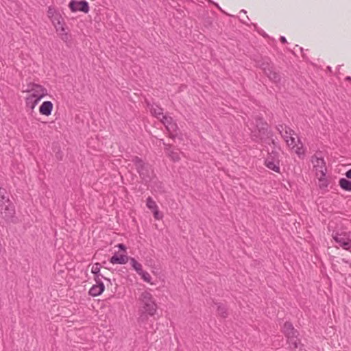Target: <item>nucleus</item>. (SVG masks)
<instances>
[{
  "mask_svg": "<svg viewBox=\"0 0 351 351\" xmlns=\"http://www.w3.org/2000/svg\"><path fill=\"white\" fill-rule=\"evenodd\" d=\"M138 322H145L148 319V316L153 317L156 315L158 305L152 294L148 291H143L138 298Z\"/></svg>",
  "mask_w": 351,
  "mask_h": 351,
  "instance_id": "f257e3e1",
  "label": "nucleus"
},
{
  "mask_svg": "<svg viewBox=\"0 0 351 351\" xmlns=\"http://www.w3.org/2000/svg\"><path fill=\"white\" fill-rule=\"evenodd\" d=\"M282 332L287 337V341L289 344L288 349L290 351H306V350L303 348L300 339L298 337V331L294 328L291 322H286L284 324Z\"/></svg>",
  "mask_w": 351,
  "mask_h": 351,
  "instance_id": "f03ea898",
  "label": "nucleus"
},
{
  "mask_svg": "<svg viewBox=\"0 0 351 351\" xmlns=\"http://www.w3.org/2000/svg\"><path fill=\"white\" fill-rule=\"evenodd\" d=\"M131 161L135 166V168L144 184L149 183L154 176V171L152 166L144 162L141 158L134 156L132 158Z\"/></svg>",
  "mask_w": 351,
  "mask_h": 351,
  "instance_id": "7ed1b4c3",
  "label": "nucleus"
},
{
  "mask_svg": "<svg viewBox=\"0 0 351 351\" xmlns=\"http://www.w3.org/2000/svg\"><path fill=\"white\" fill-rule=\"evenodd\" d=\"M0 218L6 223H16L18 218L16 216L15 206L11 201L0 205Z\"/></svg>",
  "mask_w": 351,
  "mask_h": 351,
  "instance_id": "20e7f679",
  "label": "nucleus"
},
{
  "mask_svg": "<svg viewBox=\"0 0 351 351\" xmlns=\"http://www.w3.org/2000/svg\"><path fill=\"white\" fill-rule=\"evenodd\" d=\"M270 136H274V133L269 128H262L258 131H252L251 138L256 143H269Z\"/></svg>",
  "mask_w": 351,
  "mask_h": 351,
  "instance_id": "39448f33",
  "label": "nucleus"
},
{
  "mask_svg": "<svg viewBox=\"0 0 351 351\" xmlns=\"http://www.w3.org/2000/svg\"><path fill=\"white\" fill-rule=\"evenodd\" d=\"M333 239L343 249L350 250L351 252V233L343 232L341 234L336 233L333 235Z\"/></svg>",
  "mask_w": 351,
  "mask_h": 351,
  "instance_id": "423d86ee",
  "label": "nucleus"
},
{
  "mask_svg": "<svg viewBox=\"0 0 351 351\" xmlns=\"http://www.w3.org/2000/svg\"><path fill=\"white\" fill-rule=\"evenodd\" d=\"M69 8L73 12L80 11L86 14L88 13L90 10L88 3L86 0H71L69 2Z\"/></svg>",
  "mask_w": 351,
  "mask_h": 351,
  "instance_id": "0eeeda50",
  "label": "nucleus"
},
{
  "mask_svg": "<svg viewBox=\"0 0 351 351\" xmlns=\"http://www.w3.org/2000/svg\"><path fill=\"white\" fill-rule=\"evenodd\" d=\"M312 163L315 169L317 176L319 173L322 176H326V167L323 158L313 156L312 158Z\"/></svg>",
  "mask_w": 351,
  "mask_h": 351,
  "instance_id": "6e6552de",
  "label": "nucleus"
},
{
  "mask_svg": "<svg viewBox=\"0 0 351 351\" xmlns=\"http://www.w3.org/2000/svg\"><path fill=\"white\" fill-rule=\"evenodd\" d=\"M28 92H33L31 96H35V97H41V99L47 95V90L41 85L37 84H29Z\"/></svg>",
  "mask_w": 351,
  "mask_h": 351,
  "instance_id": "1a4fd4ad",
  "label": "nucleus"
},
{
  "mask_svg": "<svg viewBox=\"0 0 351 351\" xmlns=\"http://www.w3.org/2000/svg\"><path fill=\"white\" fill-rule=\"evenodd\" d=\"M95 282L96 284L93 285L88 291L89 295L93 297L101 295L105 289V286L101 280H97Z\"/></svg>",
  "mask_w": 351,
  "mask_h": 351,
  "instance_id": "9d476101",
  "label": "nucleus"
},
{
  "mask_svg": "<svg viewBox=\"0 0 351 351\" xmlns=\"http://www.w3.org/2000/svg\"><path fill=\"white\" fill-rule=\"evenodd\" d=\"M256 64L257 66L263 71L265 74L274 66L270 59L266 57L257 60Z\"/></svg>",
  "mask_w": 351,
  "mask_h": 351,
  "instance_id": "9b49d317",
  "label": "nucleus"
},
{
  "mask_svg": "<svg viewBox=\"0 0 351 351\" xmlns=\"http://www.w3.org/2000/svg\"><path fill=\"white\" fill-rule=\"evenodd\" d=\"M254 127L252 128H250L251 130V134L252 131H258L259 130H262V128H269L268 123L263 120L261 117H256L254 123H252Z\"/></svg>",
  "mask_w": 351,
  "mask_h": 351,
  "instance_id": "f8f14e48",
  "label": "nucleus"
},
{
  "mask_svg": "<svg viewBox=\"0 0 351 351\" xmlns=\"http://www.w3.org/2000/svg\"><path fill=\"white\" fill-rule=\"evenodd\" d=\"M53 110V104L50 101H44L39 108V112L41 114L49 116L51 114Z\"/></svg>",
  "mask_w": 351,
  "mask_h": 351,
  "instance_id": "ddd939ff",
  "label": "nucleus"
},
{
  "mask_svg": "<svg viewBox=\"0 0 351 351\" xmlns=\"http://www.w3.org/2000/svg\"><path fill=\"white\" fill-rule=\"evenodd\" d=\"M265 75L269 77V79L271 81L276 84L280 83L281 80V76L279 72L276 71L274 66H273L269 71H267Z\"/></svg>",
  "mask_w": 351,
  "mask_h": 351,
  "instance_id": "4468645a",
  "label": "nucleus"
},
{
  "mask_svg": "<svg viewBox=\"0 0 351 351\" xmlns=\"http://www.w3.org/2000/svg\"><path fill=\"white\" fill-rule=\"evenodd\" d=\"M129 259V257L126 255H118L114 254L110 258V262L112 264H125Z\"/></svg>",
  "mask_w": 351,
  "mask_h": 351,
  "instance_id": "2eb2a0df",
  "label": "nucleus"
},
{
  "mask_svg": "<svg viewBox=\"0 0 351 351\" xmlns=\"http://www.w3.org/2000/svg\"><path fill=\"white\" fill-rule=\"evenodd\" d=\"M149 108L150 112L153 116L156 117L158 119H160L163 114V108L158 106L156 104L148 105Z\"/></svg>",
  "mask_w": 351,
  "mask_h": 351,
  "instance_id": "dca6fc26",
  "label": "nucleus"
},
{
  "mask_svg": "<svg viewBox=\"0 0 351 351\" xmlns=\"http://www.w3.org/2000/svg\"><path fill=\"white\" fill-rule=\"evenodd\" d=\"M40 99V96L36 98L35 96L29 95L25 99L26 106L31 110H34Z\"/></svg>",
  "mask_w": 351,
  "mask_h": 351,
  "instance_id": "f3484780",
  "label": "nucleus"
},
{
  "mask_svg": "<svg viewBox=\"0 0 351 351\" xmlns=\"http://www.w3.org/2000/svg\"><path fill=\"white\" fill-rule=\"evenodd\" d=\"M100 269H101V265L98 263H95L92 267L91 271L94 274L95 280L97 281V280H101V278H100V277H101V278H104V280L110 282V280L109 278L104 277L102 274H100Z\"/></svg>",
  "mask_w": 351,
  "mask_h": 351,
  "instance_id": "a211bd4d",
  "label": "nucleus"
},
{
  "mask_svg": "<svg viewBox=\"0 0 351 351\" xmlns=\"http://www.w3.org/2000/svg\"><path fill=\"white\" fill-rule=\"evenodd\" d=\"M167 130L169 133V137L172 139H175L177 136V131L178 130V126L175 121H173L170 125H167Z\"/></svg>",
  "mask_w": 351,
  "mask_h": 351,
  "instance_id": "6ab92c4d",
  "label": "nucleus"
},
{
  "mask_svg": "<svg viewBox=\"0 0 351 351\" xmlns=\"http://www.w3.org/2000/svg\"><path fill=\"white\" fill-rule=\"evenodd\" d=\"M339 185L343 191H351V180L344 178H340Z\"/></svg>",
  "mask_w": 351,
  "mask_h": 351,
  "instance_id": "aec40b11",
  "label": "nucleus"
},
{
  "mask_svg": "<svg viewBox=\"0 0 351 351\" xmlns=\"http://www.w3.org/2000/svg\"><path fill=\"white\" fill-rule=\"evenodd\" d=\"M265 165L268 169L277 173L280 172V162H274L271 160L270 161L269 160H265Z\"/></svg>",
  "mask_w": 351,
  "mask_h": 351,
  "instance_id": "412c9836",
  "label": "nucleus"
},
{
  "mask_svg": "<svg viewBox=\"0 0 351 351\" xmlns=\"http://www.w3.org/2000/svg\"><path fill=\"white\" fill-rule=\"evenodd\" d=\"M216 304L217 305V314L223 318L227 317L228 315V313L226 306L224 304H221V303Z\"/></svg>",
  "mask_w": 351,
  "mask_h": 351,
  "instance_id": "4be33fe9",
  "label": "nucleus"
},
{
  "mask_svg": "<svg viewBox=\"0 0 351 351\" xmlns=\"http://www.w3.org/2000/svg\"><path fill=\"white\" fill-rule=\"evenodd\" d=\"M7 201H10L5 189L0 187V205L6 204Z\"/></svg>",
  "mask_w": 351,
  "mask_h": 351,
  "instance_id": "5701e85b",
  "label": "nucleus"
},
{
  "mask_svg": "<svg viewBox=\"0 0 351 351\" xmlns=\"http://www.w3.org/2000/svg\"><path fill=\"white\" fill-rule=\"evenodd\" d=\"M130 264L134 269L139 274V272H143L142 265L139 263L134 258H130Z\"/></svg>",
  "mask_w": 351,
  "mask_h": 351,
  "instance_id": "b1692460",
  "label": "nucleus"
},
{
  "mask_svg": "<svg viewBox=\"0 0 351 351\" xmlns=\"http://www.w3.org/2000/svg\"><path fill=\"white\" fill-rule=\"evenodd\" d=\"M265 160L280 162L278 152L277 151L272 150L271 152L268 153V156Z\"/></svg>",
  "mask_w": 351,
  "mask_h": 351,
  "instance_id": "393cba45",
  "label": "nucleus"
},
{
  "mask_svg": "<svg viewBox=\"0 0 351 351\" xmlns=\"http://www.w3.org/2000/svg\"><path fill=\"white\" fill-rule=\"evenodd\" d=\"M329 181L326 178V176H322L320 174L319 178V186L321 189H325L328 187Z\"/></svg>",
  "mask_w": 351,
  "mask_h": 351,
  "instance_id": "a878e982",
  "label": "nucleus"
},
{
  "mask_svg": "<svg viewBox=\"0 0 351 351\" xmlns=\"http://www.w3.org/2000/svg\"><path fill=\"white\" fill-rule=\"evenodd\" d=\"M146 205L147 208L150 209L152 211L158 208V206L156 202L151 197H148L147 198Z\"/></svg>",
  "mask_w": 351,
  "mask_h": 351,
  "instance_id": "bb28decb",
  "label": "nucleus"
},
{
  "mask_svg": "<svg viewBox=\"0 0 351 351\" xmlns=\"http://www.w3.org/2000/svg\"><path fill=\"white\" fill-rule=\"evenodd\" d=\"M159 120L165 126V128H167V125H170L173 121H174L172 117H167L166 115H163Z\"/></svg>",
  "mask_w": 351,
  "mask_h": 351,
  "instance_id": "cd10ccee",
  "label": "nucleus"
},
{
  "mask_svg": "<svg viewBox=\"0 0 351 351\" xmlns=\"http://www.w3.org/2000/svg\"><path fill=\"white\" fill-rule=\"evenodd\" d=\"M169 157L171 158V159L174 161V162H178L180 160V156H179V154L176 152H174V151H169L168 152V154Z\"/></svg>",
  "mask_w": 351,
  "mask_h": 351,
  "instance_id": "c85d7f7f",
  "label": "nucleus"
},
{
  "mask_svg": "<svg viewBox=\"0 0 351 351\" xmlns=\"http://www.w3.org/2000/svg\"><path fill=\"white\" fill-rule=\"evenodd\" d=\"M138 275H140L141 276L142 279L145 282H151L152 277H151L150 274L148 272L143 270V272H141V273L139 272Z\"/></svg>",
  "mask_w": 351,
  "mask_h": 351,
  "instance_id": "c756f323",
  "label": "nucleus"
},
{
  "mask_svg": "<svg viewBox=\"0 0 351 351\" xmlns=\"http://www.w3.org/2000/svg\"><path fill=\"white\" fill-rule=\"evenodd\" d=\"M274 136H270L269 138V143H265L267 145H271L272 144L274 147L280 148L278 141H276L275 138L273 137Z\"/></svg>",
  "mask_w": 351,
  "mask_h": 351,
  "instance_id": "7c9ffc66",
  "label": "nucleus"
},
{
  "mask_svg": "<svg viewBox=\"0 0 351 351\" xmlns=\"http://www.w3.org/2000/svg\"><path fill=\"white\" fill-rule=\"evenodd\" d=\"M283 138H285L288 145H292L295 143V138H293L291 136L289 137H288L287 136H283Z\"/></svg>",
  "mask_w": 351,
  "mask_h": 351,
  "instance_id": "2f4dec72",
  "label": "nucleus"
},
{
  "mask_svg": "<svg viewBox=\"0 0 351 351\" xmlns=\"http://www.w3.org/2000/svg\"><path fill=\"white\" fill-rule=\"evenodd\" d=\"M153 215H154V217L156 219H161L163 217L162 214L158 210V208H156V210H153Z\"/></svg>",
  "mask_w": 351,
  "mask_h": 351,
  "instance_id": "473e14b6",
  "label": "nucleus"
},
{
  "mask_svg": "<svg viewBox=\"0 0 351 351\" xmlns=\"http://www.w3.org/2000/svg\"><path fill=\"white\" fill-rule=\"evenodd\" d=\"M56 14L55 8L49 6L47 10V15L49 17H53Z\"/></svg>",
  "mask_w": 351,
  "mask_h": 351,
  "instance_id": "72a5a7b5",
  "label": "nucleus"
},
{
  "mask_svg": "<svg viewBox=\"0 0 351 351\" xmlns=\"http://www.w3.org/2000/svg\"><path fill=\"white\" fill-rule=\"evenodd\" d=\"M293 133H294V131H293L292 129H291V128H288V129L285 130V135H282V136H287L288 137H289V136H291Z\"/></svg>",
  "mask_w": 351,
  "mask_h": 351,
  "instance_id": "f704fd0d",
  "label": "nucleus"
},
{
  "mask_svg": "<svg viewBox=\"0 0 351 351\" xmlns=\"http://www.w3.org/2000/svg\"><path fill=\"white\" fill-rule=\"evenodd\" d=\"M295 152L299 156L304 155V152L303 150L302 146H301L300 147H298L297 149L295 150Z\"/></svg>",
  "mask_w": 351,
  "mask_h": 351,
  "instance_id": "c9c22d12",
  "label": "nucleus"
},
{
  "mask_svg": "<svg viewBox=\"0 0 351 351\" xmlns=\"http://www.w3.org/2000/svg\"><path fill=\"white\" fill-rule=\"evenodd\" d=\"M162 143H163V145H164V146H165V152H167V154H168V152H169V151H172V150L171 149V145H169V144H167V143H165L163 141H162Z\"/></svg>",
  "mask_w": 351,
  "mask_h": 351,
  "instance_id": "e433bc0d",
  "label": "nucleus"
},
{
  "mask_svg": "<svg viewBox=\"0 0 351 351\" xmlns=\"http://www.w3.org/2000/svg\"><path fill=\"white\" fill-rule=\"evenodd\" d=\"M60 35L61 36L62 40L65 42L67 41V40L69 39V35L66 32V33H60Z\"/></svg>",
  "mask_w": 351,
  "mask_h": 351,
  "instance_id": "4c0bfd02",
  "label": "nucleus"
},
{
  "mask_svg": "<svg viewBox=\"0 0 351 351\" xmlns=\"http://www.w3.org/2000/svg\"><path fill=\"white\" fill-rule=\"evenodd\" d=\"M58 25H60V31L58 32H59V34H60V33H66V32H65V29H64V25H63V23H62L60 21H58Z\"/></svg>",
  "mask_w": 351,
  "mask_h": 351,
  "instance_id": "58836bf2",
  "label": "nucleus"
},
{
  "mask_svg": "<svg viewBox=\"0 0 351 351\" xmlns=\"http://www.w3.org/2000/svg\"><path fill=\"white\" fill-rule=\"evenodd\" d=\"M56 157L58 160H61L62 159V153L61 152H57Z\"/></svg>",
  "mask_w": 351,
  "mask_h": 351,
  "instance_id": "ea45409f",
  "label": "nucleus"
},
{
  "mask_svg": "<svg viewBox=\"0 0 351 351\" xmlns=\"http://www.w3.org/2000/svg\"><path fill=\"white\" fill-rule=\"evenodd\" d=\"M345 176L348 179H351V169L346 172Z\"/></svg>",
  "mask_w": 351,
  "mask_h": 351,
  "instance_id": "a19ab883",
  "label": "nucleus"
},
{
  "mask_svg": "<svg viewBox=\"0 0 351 351\" xmlns=\"http://www.w3.org/2000/svg\"><path fill=\"white\" fill-rule=\"evenodd\" d=\"M118 247L121 250H123V251H125L126 250V247L125 246V245H123V243H120L118 245Z\"/></svg>",
  "mask_w": 351,
  "mask_h": 351,
  "instance_id": "79ce46f5",
  "label": "nucleus"
},
{
  "mask_svg": "<svg viewBox=\"0 0 351 351\" xmlns=\"http://www.w3.org/2000/svg\"><path fill=\"white\" fill-rule=\"evenodd\" d=\"M280 42L282 43H287V40H286V38L285 36H280Z\"/></svg>",
  "mask_w": 351,
  "mask_h": 351,
  "instance_id": "37998d69",
  "label": "nucleus"
},
{
  "mask_svg": "<svg viewBox=\"0 0 351 351\" xmlns=\"http://www.w3.org/2000/svg\"><path fill=\"white\" fill-rule=\"evenodd\" d=\"M208 3L214 4L217 8L219 9H221L219 6V5L215 2H213L212 0H206Z\"/></svg>",
  "mask_w": 351,
  "mask_h": 351,
  "instance_id": "c03bdc74",
  "label": "nucleus"
},
{
  "mask_svg": "<svg viewBox=\"0 0 351 351\" xmlns=\"http://www.w3.org/2000/svg\"><path fill=\"white\" fill-rule=\"evenodd\" d=\"M55 27H56V31H57V32H59V31H60V25H58V23H57V25H55Z\"/></svg>",
  "mask_w": 351,
  "mask_h": 351,
  "instance_id": "a18cd8bd",
  "label": "nucleus"
},
{
  "mask_svg": "<svg viewBox=\"0 0 351 351\" xmlns=\"http://www.w3.org/2000/svg\"><path fill=\"white\" fill-rule=\"evenodd\" d=\"M278 130L279 131V132L281 134L282 133V125H279L278 128H277Z\"/></svg>",
  "mask_w": 351,
  "mask_h": 351,
  "instance_id": "49530a36",
  "label": "nucleus"
},
{
  "mask_svg": "<svg viewBox=\"0 0 351 351\" xmlns=\"http://www.w3.org/2000/svg\"><path fill=\"white\" fill-rule=\"evenodd\" d=\"M345 80L346 81L351 82V77L350 76H347Z\"/></svg>",
  "mask_w": 351,
  "mask_h": 351,
  "instance_id": "de8ad7c7",
  "label": "nucleus"
},
{
  "mask_svg": "<svg viewBox=\"0 0 351 351\" xmlns=\"http://www.w3.org/2000/svg\"><path fill=\"white\" fill-rule=\"evenodd\" d=\"M240 12H241V13H243V14H246V11H245V10H242Z\"/></svg>",
  "mask_w": 351,
  "mask_h": 351,
  "instance_id": "09e8293b",
  "label": "nucleus"
},
{
  "mask_svg": "<svg viewBox=\"0 0 351 351\" xmlns=\"http://www.w3.org/2000/svg\"><path fill=\"white\" fill-rule=\"evenodd\" d=\"M300 50L302 52L303 51V49L302 47H300Z\"/></svg>",
  "mask_w": 351,
  "mask_h": 351,
  "instance_id": "8fccbe9b",
  "label": "nucleus"
},
{
  "mask_svg": "<svg viewBox=\"0 0 351 351\" xmlns=\"http://www.w3.org/2000/svg\"><path fill=\"white\" fill-rule=\"evenodd\" d=\"M242 22H243V23H247V21H242Z\"/></svg>",
  "mask_w": 351,
  "mask_h": 351,
  "instance_id": "3c124183",
  "label": "nucleus"
},
{
  "mask_svg": "<svg viewBox=\"0 0 351 351\" xmlns=\"http://www.w3.org/2000/svg\"><path fill=\"white\" fill-rule=\"evenodd\" d=\"M328 71H330V70H331V69H330V66H328Z\"/></svg>",
  "mask_w": 351,
  "mask_h": 351,
  "instance_id": "603ef678",
  "label": "nucleus"
}]
</instances>
